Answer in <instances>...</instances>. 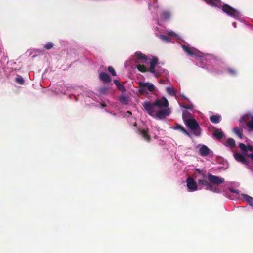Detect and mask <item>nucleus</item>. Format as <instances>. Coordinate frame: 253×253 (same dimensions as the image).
<instances>
[{
	"mask_svg": "<svg viewBox=\"0 0 253 253\" xmlns=\"http://www.w3.org/2000/svg\"><path fill=\"white\" fill-rule=\"evenodd\" d=\"M160 83L162 84H165V81L164 80H160Z\"/></svg>",
	"mask_w": 253,
	"mask_h": 253,
	"instance_id": "nucleus-46",
	"label": "nucleus"
},
{
	"mask_svg": "<svg viewBox=\"0 0 253 253\" xmlns=\"http://www.w3.org/2000/svg\"><path fill=\"white\" fill-rule=\"evenodd\" d=\"M155 67V66H150V68H149V69H148V71H149L151 73L155 74L156 76H158L159 75L156 72Z\"/></svg>",
	"mask_w": 253,
	"mask_h": 253,
	"instance_id": "nucleus-33",
	"label": "nucleus"
},
{
	"mask_svg": "<svg viewBox=\"0 0 253 253\" xmlns=\"http://www.w3.org/2000/svg\"><path fill=\"white\" fill-rule=\"evenodd\" d=\"M143 106L149 115L153 117L155 116L154 113L156 112V110L155 109L156 106L154 105V102L151 103L150 102H144L143 103Z\"/></svg>",
	"mask_w": 253,
	"mask_h": 253,
	"instance_id": "nucleus-6",
	"label": "nucleus"
},
{
	"mask_svg": "<svg viewBox=\"0 0 253 253\" xmlns=\"http://www.w3.org/2000/svg\"><path fill=\"white\" fill-rule=\"evenodd\" d=\"M108 70L112 74V76H116V73L114 69L112 66L108 67Z\"/></svg>",
	"mask_w": 253,
	"mask_h": 253,
	"instance_id": "nucleus-34",
	"label": "nucleus"
},
{
	"mask_svg": "<svg viewBox=\"0 0 253 253\" xmlns=\"http://www.w3.org/2000/svg\"><path fill=\"white\" fill-rule=\"evenodd\" d=\"M120 101L121 103L125 104H126L128 102L127 98L125 96H121L120 98Z\"/></svg>",
	"mask_w": 253,
	"mask_h": 253,
	"instance_id": "nucleus-35",
	"label": "nucleus"
},
{
	"mask_svg": "<svg viewBox=\"0 0 253 253\" xmlns=\"http://www.w3.org/2000/svg\"><path fill=\"white\" fill-rule=\"evenodd\" d=\"M168 35H169V36H172V37H177V35L174 32L172 31H168V33H167Z\"/></svg>",
	"mask_w": 253,
	"mask_h": 253,
	"instance_id": "nucleus-39",
	"label": "nucleus"
},
{
	"mask_svg": "<svg viewBox=\"0 0 253 253\" xmlns=\"http://www.w3.org/2000/svg\"><path fill=\"white\" fill-rule=\"evenodd\" d=\"M222 10L228 15L235 18H239L240 16V12L238 10L227 4H224L222 5Z\"/></svg>",
	"mask_w": 253,
	"mask_h": 253,
	"instance_id": "nucleus-3",
	"label": "nucleus"
},
{
	"mask_svg": "<svg viewBox=\"0 0 253 253\" xmlns=\"http://www.w3.org/2000/svg\"><path fill=\"white\" fill-rule=\"evenodd\" d=\"M162 18L165 20L169 19L170 17V14L168 11H164L161 14Z\"/></svg>",
	"mask_w": 253,
	"mask_h": 253,
	"instance_id": "nucleus-26",
	"label": "nucleus"
},
{
	"mask_svg": "<svg viewBox=\"0 0 253 253\" xmlns=\"http://www.w3.org/2000/svg\"><path fill=\"white\" fill-rule=\"evenodd\" d=\"M213 135L214 137H216L217 139L220 140L223 138V137L224 136V133L221 129H215L214 130V132L213 133Z\"/></svg>",
	"mask_w": 253,
	"mask_h": 253,
	"instance_id": "nucleus-16",
	"label": "nucleus"
},
{
	"mask_svg": "<svg viewBox=\"0 0 253 253\" xmlns=\"http://www.w3.org/2000/svg\"><path fill=\"white\" fill-rule=\"evenodd\" d=\"M185 124L193 132L195 135L199 136L200 135L201 131L199 125L195 119H187L185 122Z\"/></svg>",
	"mask_w": 253,
	"mask_h": 253,
	"instance_id": "nucleus-2",
	"label": "nucleus"
},
{
	"mask_svg": "<svg viewBox=\"0 0 253 253\" xmlns=\"http://www.w3.org/2000/svg\"><path fill=\"white\" fill-rule=\"evenodd\" d=\"M108 88L106 87L101 88L100 89V91L104 94H106L108 92Z\"/></svg>",
	"mask_w": 253,
	"mask_h": 253,
	"instance_id": "nucleus-40",
	"label": "nucleus"
},
{
	"mask_svg": "<svg viewBox=\"0 0 253 253\" xmlns=\"http://www.w3.org/2000/svg\"><path fill=\"white\" fill-rule=\"evenodd\" d=\"M44 48L47 50H50L53 47V44L51 42H48L44 45Z\"/></svg>",
	"mask_w": 253,
	"mask_h": 253,
	"instance_id": "nucleus-36",
	"label": "nucleus"
},
{
	"mask_svg": "<svg viewBox=\"0 0 253 253\" xmlns=\"http://www.w3.org/2000/svg\"><path fill=\"white\" fill-rule=\"evenodd\" d=\"M211 150L206 145H202L199 149V153L202 156H207L210 154Z\"/></svg>",
	"mask_w": 253,
	"mask_h": 253,
	"instance_id": "nucleus-13",
	"label": "nucleus"
},
{
	"mask_svg": "<svg viewBox=\"0 0 253 253\" xmlns=\"http://www.w3.org/2000/svg\"><path fill=\"white\" fill-rule=\"evenodd\" d=\"M101 105L102 107H106V104L104 103H101Z\"/></svg>",
	"mask_w": 253,
	"mask_h": 253,
	"instance_id": "nucleus-45",
	"label": "nucleus"
},
{
	"mask_svg": "<svg viewBox=\"0 0 253 253\" xmlns=\"http://www.w3.org/2000/svg\"><path fill=\"white\" fill-rule=\"evenodd\" d=\"M136 125H137V124H136V123H135L134 124V126H136Z\"/></svg>",
	"mask_w": 253,
	"mask_h": 253,
	"instance_id": "nucleus-47",
	"label": "nucleus"
},
{
	"mask_svg": "<svg viewBox=\"0 0 253 253\" xmlns=\"http://www.w3.org/2000/svg\"><path fill=\"white\" fill-rule=\"evenodd\" d=\"M16 82L20 85H22L24 83V80L23 77L20 75H17L15 79Z\"/></svg>",
	"mask_w": 253,
	"mask_h": 253,
	"instance_id": "nucleus-28",
	"label": "nucleus"
},
{
	"mask_svg": "<svg viewBox=\"0 0 253 253\" xmlns=\"http://www.w3.org/2000/svg\"><path fill=\"white\" fill-rule=\"evenodd\" d=\"M170 111L169 108H165L163 109H161L159 110L155 116L156 117L160 119H162L165 118L166 116H168L169 115Z\"/></svg>",
	"mask_w": 253,
	"mask_h": 253,
	"instance_id": "nucleus-10",
	"label": "nucleus"
},
{
	"mask_svg": "<svg viewBox=\"0 0 253 253\" xmlns=\"http://www.w3.org/2000/svg\"><path fill=\"white\" fill-rule=\"evenodd\" d=\"M187 114H188V112L187 111H183L182 113L183 118H184L185 116L187 115Z\"/></svg>",
	"mask_w": 253,
	"mask_h": 253,
	"instance_id": "nucleus-43",
	"label": "nucleus"
},
{
	"mask_svg": "<svg viewBox=\"0 0 253 253\" xmlns=\"http://www.w3.org/2000/svg\"><path fill=\"white\" fill-rule=\"evenodd\" d=\"M243 196L248 204L253 206V198L246 194H243Z\"/></svg>",
	"mask_w": 253,
	"mask_h": 253,
	"instance_id": "nucleus-24",
	"label": "nucleus"
},
{
	"mask_svg": "<svg viewBox=\"0 0 253 253\" xmlns=\"http://www.w3.org/2000/svg\"><path fill=\"white\" fill-rule=\"evenodd\" d=\"M210 120L214 124L219 123L221 120V116L219 114L212 115L210 117Z\"/></svg>",
	"mask_w": 253,
	"mask_h": 253,
	"instance_id": "nucleus-15",
	"label": "nucleus"
},
{
	"mask_svg": "<svg viewBox=\"0 0 253 253\" xmlns=\"http://www.w3.org/2000/svg\"><path fill=\"white\" fill-rule=\"evenodd\" d=\"M196 170L198 172L197 176H199L200 177V179H198L197 180L199 185L205 187L206 190H209L215 192H218L219 191L218 188L211 184L209 182V181L207 180L205 172L204 171H201L199 169H197Z\"/></svg>",
	"mask_w": 253,
	"mask_h": 253,
	"instance_id": "nucleus-1",
	"label": "nucleus"
},
{
	"mask_svg": "<svg viewBox=\"0 0 253 253\" xmlns=\"http://www.w3.org/2000/svg\"><path fill=\"white\" fill-rule=\"evenodd\" d=\"M167 92L170 95L173 96L175 92L173 87H168L166 88Z\"/></svg>",
	"mask_w": 253,
	"mask_h": 253,
	"instance_id": "nucleus-30",
	"label": "nucleus"
},
{
	"mask_svg": "<svg viewBox=\"0 0 253 253\" xmlns=\"http://www.w3.org/2000/svg\"><path fill=\"white\" fill-rule=\"evenodd\" d=\"M138 133L142 136L144 140L147 142H150L151 139L148 128H138Z\"/></svg>",
	"mask_w": 253,
	"mask_h": 253,
	"instance_id": "nucleus-7",
	"label": "nucleus"
},
{
	"mask_svg": "<svg viewBox=\"0 0 253 253\" xmlns=\"http://www.w3.org/2000/svg\"><path fill=\"white\" fill-rule=\"evenodd\" d=\"M208 180L211 184L218 185L224 182V179L217 176L213 175L211 173H208Z\"/></svg>",
	"mask_w": 253,
	"mask_h": 253,
	"instance_id": "nucleus-5",
	"label": "nucleus"
},
{
	"mask_svg": "<svg viewBox=\"0 0 253 253\" xmlns=\"http://www.w3.org/2000/svg\"><path fill=\"white\" fill-rule=\"evenodd\" d=\"M207 4L212 7H218V4H220V0H204Z\"/></svg>",
	"mask_w": 253,
	"mask_h": 253,
	"instance_id": "nucleus-19",
	"label": "nucleus"
},
{
	"mask_svg": "<svg viewBox=\"0 0 253 253\" xmlns=\"http://www.w3.org/2000/svg\"><path fill=\"white\" fill-rule=\"evenodd\" d=\"M51 89L55 94L60 95L62 94L63 87L60 84H55L52 87Z\"/></svg>",
	"mask_w": 253,
	"mask_h": 253,
	"instance_id": "nucleus-12",
	"label": "nucleus"
},
{
	"mask_svg": "<svg viewBox=\"0 0 253 253\" xmlns=\"http://www.w3.org/2000/svg\"><path fill=\"white\" fill-rule=\"evenodd\" d=\"M182 49L188 55L190 56H195L196 55V53L195 51H193L191 48L185 45H182Z\"/></svg>",
	"mask_w": 253,
	"mask_h": 253,
	"instance_id": "nucleus-17",
	"label": "nucleus"
},
{
	"mask_svg": "<svg viewBox=\"0 0 253 253\" xmlns=\"http://www.w3.org/2000/svg\"><path fill=\"white\" fill-rule=\"evenodd\" d=\"M247 146L245 144L240 143L239 144V147L240 148V149L244 152L247 153Z\"/></svg>",
	"mask_w": 253,
	"mask_h": 253,
	"instance_id": "nucleus-31",
	"label": "nucleus"
},
{
	"mask_svg": "<svg viewBox=\"0 0 253 253\" xmlns=\"http://www.w3.org/2000/svg\"><path fill=\"white\" fill-rule=\"evenodd\" d=\"M235 159L238 162H241L243 164L248 165L249 162L246 159L244 155L240 153H235L234 155Z\"/></svg>",
	"mask_w": 253,
	"mask_h": 253,
	"instance_id": "nucleus-11",
	"label": "nucleus"
},
{
	"mask_svg": "<svg viewBox=\"0 0 253 253\" xmlns=\"http://www.w3.org/2000/svg\"><path fill=\"white\" fill-rule=\"evenodd\" d=\"M247 126L250 130H253V117L252 118L250 121L247 123Z\"/></svg>",
	"mask_w": 253,
	"mask_h": 253,
	"instance_id": "nucleus-32",
	"label": "nucleus"
},
{
	"mask_svg": "<svg viewBox=\"0 0 253 253\" xmlns=\"http://www.w3.org/2000/svg\"><path fill=\"white\" fill-rule=\"evenodd\" d=\"M114 83L117 86L118 89L120 90L121 91L124 92L125 91L126 89L124 85L122 84H121L117 80H114Z\"/></svg>",
	"mask_w": 253,
	"mask_h": 253,
	"instance_id": "nucleus-23",
	"label": "nucleus"
},
{
	"mask_svg": "<svg viewBox=\"0 0 253 253\" xmlns=\"http://www.w3.org/2000/svg\"><path fill=\"white\" fill-rule=\"evenodd\" d=\"M225 145L233 148L235 146V141L233 138H229L226 140Z\"/></svg>",
	"mask_w": 253,
	"mask_h": 253,
	"instance_id": "nucleus-22",
	"label": "nucleus"
},
{
	"mask_svg": "<svg viewBox=\"0 0 253 253\" xmlns=\"http://www.w3.org/2000/svg\"><path fill=\"white\" fill-rule=\"evenodd\" d=\"M128 113H131V112L130 111H128L127 112Z\"/></svg>",
	"mask_w": 253,
	"mask_h": 253,
	"instance_id": "nucleus-48",
	"label": "nucleus"
},
{
	"mask_svg": "<svg viewBox=\"0 0 253 253\" xmlns=\"http://www.w3.org/2000/svg\"><path fill=\"white\" fill-rule=\"evenodd\" d=\"M247 156L248 157H251L253 161V154H252V153L247 154Z\"/></svg>",
	"mask_w": 253,
	"mask_h": 253,
	"instance_id": "nucleus-44",
	"label": "nucleus"
},
{
	"mask_svg": "<svg viewBox=\"0 0 253 253\" xmlns=\"http://www.w3.org/2000/svg\"><path fill=\"white\" fill-rule=\"evenodd\" d=\"M154 105H155L156 107L159 108L162 107L167 108L169 106V102L166 97H163L161 100L158 99H156L154 102Z\"/></svg>",
	"mask_w": 253,
	"mask_h": 253,
	"instance_id": "nucleus-8",
	"label": "nucleus"
},
{
	"mask_svg": "<svg viewBox=\"0 0 253 253\" xmlns=\"http://www.w3.org/2000/svg\"><path fill=\"white\" fill-rule=\"evenodd\" d=\"M227 71L231 75H235L237 73L235 69L230 68L227 69Z\"/></svg>",
	"mask_w": 253,
	"mask_h": 253,
	"instance_id": "nucleus-37",
	"label": "nucleus"
},
{
	"mask_svg": "<svg viewBox=\"0 0 253 253\" xmlns=\"http://www.w3.org/2000/svg\"><path fill=\"white\" fill-rule=\"evenodd\" d=\"M174 129L175 130H179L180 131L183 132L184 134L187 135H189L188 132L186 130V129L180 125L177 124L175 126Z\"/></svg>",
	"mask_w": 253,
	"mask_h": 253,
	"instance_id": "nucleus-20",
	"label": "nucleus"
},
{
	"mask_svg": "<svg viewBox=\"0 0 253 253\" xmlns=\"http://www.w3.org/2000/svg\"><path fill=\"white\" fill-rule=\"evenodd\" d=\"M187 186L188 189L190 191H194L197 189V184L194 180V179L191 177H188L186 180Z\"/></svg>",
	"mask_w": 253,
	"mask_h": 253,
	"instance_id": "nucleus-9",
	"label": "nucleus"
},
{
	"mask_svg": "<svg viewBox=\"0 0 253 253\" xmlns=\"http://www.w3.org/2000/svg\"><path fill=\"white\" fill-rule=\"evenodd\" d=\"M158 62V59L157 57H154L150 61V65L151 66H156Z\"/></svg>",
	"mask_w": 253,
	"mask_h": 253,
	"instance_id": "nucleus-29",
	"label": "nucleus"
},
{
	"mask_svg": "<svg viewBox=\"0 0 253 253\" xmlns=\"http://www.w3.org/2000/svg\"><path fill=\"white\" fill-rule=\"evenodd\" d=\"M181 107L185 109L189 110H192L193 108V106L192 104L182 105Z\"/></svg>",
	"mask_w": 253,
	"mask_h": 253,
	"instance_id": "nucleus-38",
	"label": "nucleus"
},
{
	"mask_svg": "<svg viewBox=\"0 0 253 253\" xmlns=\"http://www.w3.org/2000/svg\"><path fill=\"white\" fill-rule=\"evenodd\" d=\"M233 131L239 137L240 139H242L243 138L242 128L236 127L233 129Z\"/></svg>",
	"mask_w": 253,
	"mask_h": 253,
	"instance_id": "nucleus-18",
	"label": "nucleus"
},
{
	"mask_svg": "<svg viewBox=\"0 0 253 253\" xmlns=\"http://www.w3.org/2000/svg\"><path fill=\"white\" fill-rule=\"evenodd\" d=\"M229 190L231 192L233 193H237V194H238L239 192V190H237V189H235L234 188H229Z\"/></svg>",
	"mask_w": 253,
	"mask_h": 253,
	"instance_id": "nucleus-41",
	"label": "nucleus"
},
{
	"mask_svg": "<svg viewBox=\"0 0 253 253\" xmlns=\"http://www.w3.org/2000/svg\"><path fill=\"white\" fill-rule=\"evenodd\" d=\"M100 79L104 83H108L111 82L110 77L105 72H101L99 74Z\"/></svg>",
	"mask_w": 253,
	"mask_h": 253,
	"instance_id": "nucleus-14",
	"label": "nucleus"
},
{
	"mask_svg": "<svg viewBox=\"0 0 253 253\" xmlns=\"http://www.w3.org/2000/svg\"><path fill=\"white\" fill-rule=\"evenodd\" d=\"M135 56L137 59L141 60H147V56L142 54L140 51H138L135 53Z\"/></svg>",
	"mask_w": 253,
	"mask_h": 253,
	"instance_id": "nucleus-21",
	"label": "nucleus"
},
{
	"mask_svg": "<svg viewBox=\"0 0 253 253\" xmlns=\"http://www.w3.org/2000/svg\"><path fill=\"white\" fill-rule=\"evenodd\" d=\"M248 151H253V146H252L251 145H248L247 146V152Z\"/></svg>",
	"mask_w": 253,
	"mask_h": 253,
	"instance_id": "nucleus-42",
	"label": "nucleus"
},
{
	"mask_svg": "<svg viewBox=\"0 0 253 253\" xmlns=\"http://www.w3.org/2000/svg\"><path fill=\"white\" fill-rule=\"evenodd\" d=\"M159 38L163 41H165L167 43H170L171 42V39L170 38H169L168 36L164 35H159Z\"/></svg>",
	"mask_w": 253,
	"mask_h": 253,
	"instance_id": "nucleus-25",
	"label": "nucleus"
},
{
	"mask_svg": "<svg viewBox=\"0 0 253 253\" xmlns=\"http://www.w3.org/2000/svg\"><path fill=\"white\" fill-rule=\"evenodd\" d=\"M136 68L139 71L143 73L148 71V69L143 65H137Z\"/></svg>",
	"mask_w": 253,
	"mask_h": 253,
	"instance_id": "nucleus-27",
	"label": "nucleus"
},
{
	"mask_svg": "<svg viewBox=\"0 0 253 253\" xmlns=\"http://www.w3.org/2000/svg\"><path fill=\"white\" fill-rule=\"evenodd\" d=\"M140 88L139 92L141 94H143L147 92V89L150 92H153L155 90L154 85L149 83H139Z\"/></svg>",
	"mask_w": 253,
	"mask_h": 253,
	"instance_id": "nucleus-4",
	"label": "nucleus"
}]
</instances>
